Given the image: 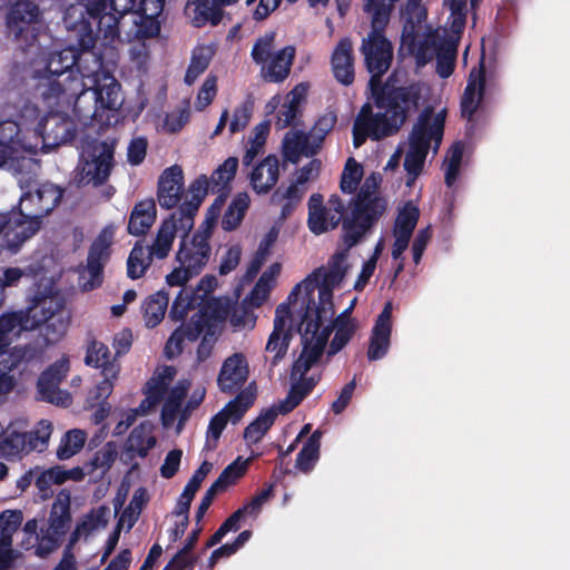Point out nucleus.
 I'll use <instances>...</instances> for the list:
<instances>
[{"label":"nucleus","instance_id":"1","mask_svg":"<svg viewBox=\"0 0 570 570\" xmlns=\"http://www.w3.org/2000/svg\"><path fill=\"white\" fill-rule=\"evenodd\" d=\"M363 11L371 14V31L363 38L361 52L371 73L370 89L373 105L365 102L357 112L352 128L355 148L370 138L380 141L396 135L410 112L419 107L420 92L413 86L394 87L382 83L393 60L392 42L385 37L391 17V6L385 0H363Z\"/></svg>","mask_w":570,"mask_h":570},{"label":"nucleus","instance_id":"2","mask_svg":"<svg viewBox=\"0 0 570 570\" xmlns=\"http://www.w3.org/2000/svg\"><path fill=\"white\" fill-rule=\"evenodd\" d=\"M70 33L76 46L50 50L43 59L49 82L41 96L48 105L73 106L78 115L87 117L89 115L80 110V102L88 96L82 81L86 71L82 70L80 59L81 53L95 47L98 33L91 21L83 16L70 28Z\"/></svg>","mask_w":570,"mask_h":570},{"label":"nucleus","instance_id":"3","mask_svg":"<svg viewBox=\"0 0 570 570\" xmlns=\"http://www.w3.org/2000/svg\"><path fill=\"white\" fill-rule=\"evenodd\" d=\"M381 178L372 174L366 177L358 193L352 198L351 212L343 220L347 247H354L370 234L386 210V200L376 196Z\"/></svg>","mask_w":570,"mask_h":570},{"label":"nucleus","instance_id":"4","mask_svg":"<svg viewBox=\"0 0 570 570\" xmlns=\"http://www.w3.org/2000/svg\"><path fill=\"white\" fill-rule=\"evenodd\" d=\"M138 6V0H88L85 4L88 20L97 27L107 42L120 39L126 24V17L131 16Z\"/></svg>","mask_w":570,"mask_h":570},{"label":"nucleus","instance_id":"5","mask_svg":"<svg viewBox=\"0 0 570 570\" xmlns=\"http://www.w3.org/2000/svg\"><path fill=\"white\" fill-rule=\"evenodd\" d=\"M32 321L36 328L43 325L40 337L50 346L66 335L70 325V313L66 311L62 299L41 293L32 296Z\"/></svg>","mask_w":570,"mask_h":570},{"label":"nucleus","instance_id":"6","mask_svg":"<svg viewBox=\"0 0 570 570\" xmlns=\"http://www.w3.org/2000/svg\"><path fill=\"white\" fill-rule=\"evenodd\" d=\"M70 524V494L62 490L51 507L48 527L41 529V537H37L36 554L46 558L59 549Z\"/></svg>","mask_w":570,"mask_h":570},{"label":"nucleus","instance_id":"7","mask_svg":"<svg viewBox=\"0 0 570 570\" xmlns=\"http://www.w3.org/2000/svg\"><path fill=\"white\" fill-rule=\"evenodd\" d=\"M115 144L106 140L92 146L90 159L80 160L75 169L73 183L77 187L106 184L115 166Z\"/></svg>","mask_w":570,"mask_h":570},{"label":"nucleus","instance_id":"8","mask_svg":"<svg viewBox=\"0 0 570 570\" xmlns=\"http://www.w3.org/2000/svg\"><path fill=\"white\" fill-rule=\"evenodd\" d=\"M41 11L31 0H17L9 9L6 24L10 36L24 48L37 41L40 31Z\"/></svg>","mask_w":570,"mask_h":570},{"label":"nucleus","instance_id":"9","mask_svg":"<svg viewBox=\"0 0 570 570\" xmlns=\"http://www.w3.org/2000/svg\"><path fill=\"white\" fill-rule=\"evenodd\" d=\"M50 345L42 341L40 336L33 341L17 345L10 352H3L0 355V395L7 394L13 390L16 379L12 374L21 364H31L41 362L46 350Z\"/></svg>","mask_w":570,"mask_h":570},{"label":"nucleus","instance_id":"10","mask_svg":"<svg viewBox=\"0 0 570 570\" xmlns=\"http://www.w3.org/2000/svg\"><path fill=\"white\" fill-rule=\"evenodd\" d=\"M314 289H318V303L315 302L313 293L306 298L304 313L302 315L299 331L304 326L306 333L313 335L321 333L324 322L334 314L333 289L335 286L313 278Z\"/></svg>","mask_w":570,"mask_h":570},{"label":"nucleus","instance_id":"11","mask_svg":"<svg viewBox=\"0 0 570 570\" xmlns=\"http://www.w3.org/2000/svg\"><path fill=\"white\" fill-rule=\"evenodd\" d=\"M68 372L69 360L66 357L49 365L37 381L38 399L51 404L69 406L72 403L71 394L59 389Z\"/></svg>","mask_w":570,"mask_h":570},{"label":"nucleus","instance_id":"12","mask_svg":"<svg viewBox=\"0 0 570 570\" xmlns=\"http://www.w3.org/2000/svg\"><path fill=\"white\" fill-rule=\"evenodd\" d=\"M65 189L51 183L41 184L35 191L24 193L19 203L20 210L28 218H42L49 215L62 200Z\"/></svg>","mask_w":570,"mask_h":570},{"label":"nucleus","instance_id":"13","mask_svg":"<svg viewBox=\"0 0 570 570\" xmlns=\"http://www.w3.org/2000/svg\"><path fill=\"white\" fill-rule=\"evenodd\" d=\"M36 134L42 139V149L51 150L76 137V125L60 112H48L37 124Z\"/></svg>","mask_w":570,"mask_h":570},{"label":"nucleus","instance_id":"14","mask_svg":"<svg viewBox=\"0 0 570 570\" xmlns=\"http://www.w3.org/2000/svg\"><path fill=\"white\" fill-rule=\"evenodd\" d=\"M41 220L28 218L26 212H10L1 216L0 226H3L2 235L6 247L17 253L21 245L31 238L41 227Z\"/></svg>","mask_w":570,"mask_h":570},{"label":"nucleus","instance_id":"15","mask_svg":"<svg viewBox=\"0 0 570 570\" xmlns=\"http://www.w3.org/2000/svg\"><path fill=\"white\" fill-rule=\"evenodd\" d=\"M432 108H425L417 117L410 134V146L429 151L431 141L435 142V150L439 148L445 124V110L438 112L432 118Z\"/></svg>","mask_w":570,"mask_h":570},{"label":"nucleus","instance_id":"16","mask_svg":"<svg viewBox=\"0 0 570 570\" xmlns=\"http://www.w3.org/2000/svg\"><path fill=\"white\" fill-rule=\"evenodd\" d=\"M110 243L102 236L92 242L89 247L87 264L80 272V287L85 292L96 289L102 285L104 269L110 258Z\"/></svg>","mask_w":570,"mask_h":570},{"label":"nucleus","instance_id":"17","mask_svg":"<svg viewBox=\"0 0 570 570\" xmlns=\"http://www.w3.org/2000/svg\"><path fill=\"white\" fill-rule=\"evenodd\" d=\"M47 441L48 435L40 436L38 431H19L13 424H10L0 436V458L20 459L37 449L39 443L46 444Z\"/></svg>","mask_w":570,"mask_h":570},{"label":"nucleus","instance_id":"18","mask_svg":"<svg viewBox=\"0 0 570 570\" xmlns=\"http://www.w3.org/2000/svg\"><path fill=\"white\" fill-rule=\"evenodd\" d=\"M331 333L332 327L330 326H324L321 333L315 335L306 333L305 328L303 330V347L298 358H296L292 365V380L306 375V373L321 360Z\"/></svg>","mask_w":570,"mask_h":570},{"label":"nucleus","instance_id":"19","mask_svg":"<svg viewBox=\"0 0 570 570\" xmlns=\"http://www.w3.org/2000/svg\"><path fill=\"white\" fill-rule=\"evenodd\" d=\"M88 94H90V99L94 100V105L89 107L88 109H83L80 106V110L82 112H87L89 116L83 117L78 115V112L72 107V111L76 117L79 119H94L97 117L98 109H107L110 111H118L122 104H124V97L121 95V86L120 83L114 78H109L108 83L104 85H97V87L90 91L88 90Z\"/></svg>","mask_w":570,"mask_h":570},{"label":"nucleus","instance_id":"20","mask_svg":"<svg viewBox=\"0 0 570 570\" xmlns=\"http://www.w3.org/2000/svg\"><path fill=\"white\" fill-rule=\"evenodd\" d=\"M248 363L244 354L235 353L227 357L218 373L217 385L223 393L238 392L248 379Z\"/></svg>","mask_w":570,"mask_h":570},{"label":"nucleus","instance_id":"21","mask_svg":"<svg viewBox=\"0 0 570 570\" xmlns=\"http://www.w3.org/2000/svg\"><path fill=\"white\" fill-rule=\"evenodd\" d=\"M32 309V297H30L26 308L0 315V355L10 345V334L19 335L21 332L36 330Z\"/></svg>","mask_w":570,"mask_h":570},{"label":"nucleus","instance_id":"22","mask_svg":"<svg viewBox=\"0 0 570 570\" xmlns=\"http://www.w3.org/2000/svg\"><path fill=\"white\" fill-rule=\"evenodd\" d=\"M184 193V173L180 166L166 168L158 179L157 199L160 207L171 209L180 202Z\"/></svg>","mask_w":570,"mask_h":570},{"label":"nucleus","instance_id":"23","mask_svg":"<svg viewBox=\"0 0 570 570\" xmlns=\"http://www.w3.org/2000/svg\"><path fill=\"white\" fill-rule=\"evenodd\" d=\"M392 303L386 302L373 326L367 350L370 361L381 360L389 352L392 333Z\"/></svg>","mask_w":570,"mask_h":570},{"label":"nucleus","instance_id":"24","mask_svg":"<svg viewBox=\"0 0 570 570\" xmlns=\"http://www.w3.org/2000/svg\"><path fill=\"white\" fill-rule=\"evenodd\" d=\"M485 83L483 66H481L479 70L473 69L470 72L466 87L460 101L461 116L469 122L474 120V115L484 99Z\"/></svg>","mask_w":570,"mask_h":570},{"label":"nucleus","instance_id":"25","mask_svg":"<svg viewBox=\"0 0 570 570\" xmlns=\"http://www.w3.org/2000/svg\"><path fill=\"white\" fill-rule=\"evenodd\" d=\"M212 193V184L206 175H199L189 185L190 199L185 200L176 212L183 229L189 230L207 193Z\"/></svg>","mask_w":570,"mask_h":570},{"label":"nucleus","instance_id":"26","mask_svg":"<svg viewBox=\"0 0 570 570\" xmlns=\"http://www.w3.org/2000/svg\"><path fill=\"white\" fill-rule=\"evenodd\" d=\"M331 66L334 78L344 86L353 83L355 78L353 43L347 37L342 38L335 46Z\"/></svg>","mask_w":570,"mask_h":570},{"label":"nucleus","instance_id":"27","mask_svg":"<svg viewBox=\"0 0 570 570\" xmlns=\"http://www.w3.org/2000/svg\"><path fill=\"white\" fill-rule=\"evenodd\" d=\"M223 3L220 0H188L185 13L190 18L195 28H203L206 24L218 26L224 17Z\"/></svg>","mask_w":570,"mask_h":570},{"label":"nucleus","instance_id":"28","mask_svg":"<svg viewBox=\"0 0 570 570\" xmlns=\"http://www.w3.org/2000/svg\"><path fill=\"white\" fill-rule=\"evenodd\" d=\"M341 224L340 215H332L324 206V198L321 194H313L308 199L307 225L314 235H321L335 229Z\"/></svg>","mask_w":570,"mask_h":570},{"label":"nucleus","instance_id":"29","mask_svg":"<svg viewBox=\"0 0 570 570\" xmlns=\"http://www.w3.org/2000/svg\"><path fill=\"white\" fill-rule=\"evenodd\" d=\"M344 249L336 252L328 261L327 268L320 267L315 269L309 276L332 286H338L344 279L348 265L346 264V258L348 250L352 247H347L345 242V229H343V234L341 236Z\"/></svg>","mask_w":570,"mask_h":570},{"label":"nucleus","instance_id":"30","mask_svg":"<svg viewBox=\"0 0 570 570\" xmlns=\"http://www.w3.org/2000/svg\"><path fill=\"white\" fill-rule=\"evenodd\" d=\"M279 177L277 156L268 155L250 173V185L257 194H267Z\"/></svg>","mask_w":570,"mask_h":570},{"label":"nucleus","instance_id":"31","mask_svg":"<svg viewBox=\"0 0 570 570\" xmlns=\"http://www.w3.org/2000/svg\"><path fill=\"white\" fill-rule=\"evenodd\" d=\"M295 57V48L286 46L274 53L268 61L262 66V75L267 82H282L291 71Z\"/></svg>","mask_w":570,"mask_h":570},{"label":"nucleus","instance_id":"32","mask_svg":"<svg viewBox=\"0 0 570 570\" xmlns=\"http://www.w3.org/2000/svg\"><path fill=\"white\" fill-rule=\"evenodd\" d=\"M157 217L156 202L147 198L138 202L129 216L127 230L130 235L142 236L148 233Z\"/></svg>","mask_w":570,"mask_h":570},{"label":"nucleus","instance_id":"33","mask_svg":"<svg viewBox=\"0 0 570 570\" xmlns=\"http://www.w3.org/2000/svg\"><path fill=\"white\" fill-rule=\"evenodd\" d=\"M178 228H181L178 215L173 213L161 223L153 245L148 247L149 261L151 257L164 259L168 256Z\"/></svg>","mask_w":570,"mask_h":570},{"label":"nucleus","instance_id":"34","mask_svg":"<svg viewBox=\"0 0 570 570\" xmlns=\"http://www.w3.org/2000/svg\"><path fill=\"white\" fill-rule=\"evenodd\" d=\"M416 33L414 32V27L411 26V30L407 31V28H404L402 40L404 43L409 46V49L412 53L415 55L416 63L419 66H424L430 62L436 52V48L439 45L438 38L433 35L425 37L423 40L416 41Z\"/></svg>","mask_w":570,"mask_h":570},{"label":"nucleus","instance_id":"35","mask_svg":"<svg viewBox=\"0 0 570 570\" xmlns=\"http://www.w3.org/2000/svg\"><path fill=\"white\" fill-rule=\"evenodd\" d=\"M85 363L88 366L101 368L104 375L111 373L112 377H117L119 372V366L111 358L109 347L97 340H92L88 344Z\"/></svg>","mask_w":570,"mask_h":570},{"label":"nucleus","instance_id":"36","mask_svg":"<svg viewBox=\"0 0 570 570\" xmlns=\"http://www.w3.org/2000/svg\"><path fill=\"white\" fill-rule=\"evenodd\" d=\"M283 148L285 158L292 163H297L301 155L314 157L320 153L313 144L311 136L304 131H295L291 137L287 134Z\"/></svg>","mask_w":570,"mask_h":570},{"label":"nucleus","instance_id":"37","mask_svg":"<svg viewBox=\"0 0 570 570\" xmlns=\"http://www.w3.org/2000/svg\"><path fill=\"white\" fill-rule=\"evenodd\" d=\"M305 189L299 187L296 181L292 183L287 188L278 187L271 197L273 205H282L279 219L288 218L301 204Z\"/></svg>","mask_w":570,"mask_h":570},{"label":"nucleus","instance_id":"38","mask_svg":"<svg viewBox=\"0 0 570 570\" xmlns=\"http://www.w3.org/2000/svg\"><path fill=\"white\" fill-rule=\"evenodd\" d=\"M238 168V158L228 157L210 175L208 180L212 184V194L229 196L232 191L230 183L234 180Z\"/></svg>","mask_w":570,"mask_h":570},{"label":"nucleus","instance_id":"39","mask_svg":"<svg viewBox=\"0 0 570 570\" xmlns=\"http://www.w3.org/2000/svg\"><path fill=\"white\" fill-rule=\"evenodd\" d=\"M256 386L255 383H250L244 390H240L237 395L230 400L222 410L225 416L232 423H237L245 415L247 410L254 404L256 400Z\"/></svg>","mask_w":570,"mask_h":570},{"label":"nucleus","instance_id":"40","mask_svg":"<svg viewBox=\"0 0 570 570\" xmlns=\"http://www.w3.org/2000/svg\"><path fill=\"white\" fill-rule=\"evenodd\" d=\"M168 303L169 296L165 291H158L144 301L141 309L147 327L154 328L164 320Z\"/></svg>","mask_w":570,"mask_h":570},{"label":"nucleus","instance_id":"41","mask_svg":"<svg viewBox=\"0 0 570 570\" xmlns=\"http://www.w3.org/2000/svg\"><path fill=\"white\" fill-rule=\"evenodd\" d=\"M322 432L315 430L305 441L296 458V469L309 473L320 460Z\"/></svg>","mask_w":570,"mask_h":570},{"label":"nucleus","instance_id":"42","mask_svg":"<svg viewBox=\"0 0 570 570\" xmlns=\"http://www.w3.org/2000/svg\"><path fill=\"white\" fill-rule=\"evenodd\" d=\"M458 45V39L455 38L441 39L439 41L435 59L436 72L441 78H448L454 71Z\"/></svg>","mask_w":570,"mask_h":570},{"label":"nucleus","instance_id":"43","mask_svg":"<svg viewBox=\"0 0 570 570\" xmlns=\"http://www.w3.org/2000/svg\"><path fill=\"white\" fill-rule=\"evenodd\" d=\"M130 17V23L134 29L127 32L128 40L131 38L138 40L151 39L159 35L160 21L158 17L145 14L138 11H135Z\"/></svg>","mask_w":570,"mask_h":570},{"label":"nucleus","instance_id":"44","mask_svg":"<svg viewBox=\"0 0 570 570\" xmlns=\"http://www.w3.org/2000/svg\"><path fill=\"white\" fill-rule=\"evenodd\" d=\"M278 413L275 406L261 412V414L245 428L243 434L244 440L250 444L258 443L273 426Z\"/></svg>","mask_w":570,"mask_h":570},{"label":"nucleus","instance_id":"45","mask_svg":"<svg viewBox=\"0 0 570 570\" xmlns=\"http://www.w3.org/2000/svg\"><path fill=\"white\" fill-rule=\"evenodd\" d=\"M214 56V50L208 46H197L191 52L189 66L186 70L184 81L191 86L197 78L208 68Z\"/></svg>","mask_w":570,"mask_h":570},{"label":"nucleus","instance_id":"46","mask_svg":"<svg viewBox=\"0 0 570 570\" xmlns=\"http://www.w3.org/2000/svg\"><path fill=\"white\" fill-rule=\"evenodd\" d=\"M249 203L250 199L246 193H238L234 197L222 219V226L225 230L232 232L240 225L249 207Z\"/></svg>","mask_w":570,"mask_h":570},{"label":"nucleus","instance_id":"47","mask_svg":"<svg viewBox=\"0 0 570 570\" xmlns=\"http://www.w3.org/2000/svg\"><path fill=\"white\" fill-rule=\"evenodd\" d=\"M208 252L198 250L188 247L185 240H181L180 247L176 254L177 262L188 268L194 275H198L209 259Z\"/></svg>","mask_w":570,"mask_h":570},{"label":"nucleus","instance_id":"48","mask_svg":"<svg viewBox=\"0 0 570 570\" xmlns=\"http://www.w3.org/2000/svg\"><path fill=\"white\" fill-rule=\"evenodd\" d=\"M187 395V386L178 384L174 386L161 409V423L164 426H170L180 410L181 403Z\"/></svg>","mask_w":570,"mask_h":570},{"label":"nucleus","instance_id":"49","mask_svg":"<svg viewBox=\"0 0 570 570\" xmlns=\"http://www.w3.org/2000/svg\"><path fill=\"white\" fill-rule=\"evenodd\" d=\"M279 273L281 264L274 263L261 275L249 294L252 301H255L256 306H261L262 303L268 297L275 278Z\"/></svg>","mask_w":570,"mask_h":570},{"label":"nucleus","instance_id":"50","mask_svg":"<svg viewBox=\"0 0 570 570\" xmlns=\"http://www.w3.org/2000/svg\"><path fill=\"white\" fill-rule=\"evenodd\" d=\"M198 296L195 292L183 287L177 294L169 309V318L179 322L185 318L187 313L198 305Z\"/></svg>","mask_w":570,"mask_h":570},{"label":"nucleus","instance_id":"51","mask_svg":"<svg viewBox=\"0 0 570 570\" xmlns=\"http://www.w3.org/2000/svg\"><path fill=\"white\" fill-rule=\"evenodd\" d=\"M337 122V115L334 111H326L320 116L307 132L318 151L322 149L326 136L334 129Z\"/></svg>","mask_w":570,"mask_h":570},{"label":"nucleus","instance_id":"52","mask_svg":"<svg viewBox=\"0 0 570 570\" xmlns=\"http://www.w3.org/2000/svg\"><path fill=\"white\" fill-rule=\"evenodd\" d=\"M291 340V328L284 331H277V328H273V332L271 333L266 344V351L275 352V355L271 361L273 366H276L285 357Z\"/></svg>","mask_w":570,"mask_h":570},{"label":"nucleus","instance_id":"53","mask_svg":"<svg viewBox=\"0 0 570 570\" xmlns=\"http://www.w3.org/2000/svg\"><path fill=\"white\" fill-rule=\"evenodd\" d=\"M277 237V232L274 229L269 230L264 239L261 242L257 252L255 253L254 257L252 258L246 273L245 278L247 281H253L257 274L259 273L262 266L264 265L266 257L269 252V247L275 243Z\"/></svg>","mask_w":570,"mask_h":570},{"label":"nucleus","instance_id":"54","mask_svg":"<svg viewBox=\"0 0 570 570\" xmlns=\"http://www.w3.org/2000/svg\"><path fill=\"white\" fill-rule=\"evenodd\" d=\"M363 177V167L353 157H350L344 166L340 187L344 194H353L357 190V187Z\"/></svg>","mask_w":570,"mask_h":570},{"label":"nucleus","instance_id":"55","mask_svg":"<svg viewBox=\"0 0 570 570\" xmlns=\"http://www.w3.org/2000/svg\"><path fill=\"white\" fill-rule=\"evenodd\" d=\"M419 217V208L411 202L406 203L395 219L394 233H399L411 238Z\"/></svg>","mask_w":570,"mask_h":570},{"label":"nucleus","instance_id":"56","mask_svg":"<svg viewBox=\"0 0 570 570\" xmlns=\"http://www.w3.org/2000/svg\"><path fill=\"white\" fill-rule=\"evenodd\" d=\"M296 381L292 383L287 396L285 400L281 401L277 406V411L281 414H287L296 409L303 400L311 394L309 391L305 387V385L299 381V379H295Z\"/></svg>","mask_w":570,"mask_h":570},{"label":"nucleus","instance_id":"57","mask_svg":"<svg viewBox=\"0 0 570 570\" xmlns=\"http://www.w3.org/2000/svg\"><path fill=\"white\" fill-rule=\"evenodd\" d=\"M86 434L81 430H71L66 433L65 441L57 450L60 460H67L78 453L85 445Z\"/></svg>","mask_w":570,"mask_h":570},{"label":"nucleus","instance_id":"58","mask_svg":"<svg viewBox=\"0 0 570 570\" xmlns=\"http://www.w3.org/2000/svg\"><path fill=\"white\" fill-rule=\"evenodd\" d=\"M464 146L461 141L454 142L448 153V166L444 175L446 186L451 187L458 178L462 163Z\"/></svg>","mask_w":570,"mask_h":570},{"label":"nucleus","instance_id":"59","mask_svg":"<svg viewBox=\"0 0 570 570\" xmlns=\"http://www.w3.org/2000/svg\"><path fill=\"white\" fill-rule=\"evenodd\" d=\"M109 509L106 505H100L91 509L81 521L77 524L80 527L85 535L89 534L98 528H105L108 523Z\"/></svg>","mask_w":570,"mask_h":570},{"label":"nucleus","instance_id":"60","mask_svg":"<svg viewBox=\"0 0 570 570\" xmlns=\"http://www.w3.org/2000/svg\"><path fill=\"white\" fill-rule=\"evenodd\" d=\"M248 461H242L238 456L235 461L228 464L215 480L223 489H227L229 485L235 484L246 472Z\"/></svg>","mask_w":570,"mask_h":570},{"label":"nucleus","instance_id":"61","mask_svg":"<svg viewBox=\"0 0 570 570\" xmlns=\"http://www.w3.org/2000/svg\"><path fill=\"white\" fill-rule=\"evenodd\" d=\"M275 36L276 33L274 31H269L255 41L250 52L255 63L263 66L273 56L272 49L274 46Z\"/></svg>","mask_w":570,"mask_h":570},{"label":"nucleus","instance_id":"62","mask_svg":"<svg viewBox=\"0 0 570 570\" xmlns=\"http://www.w3.org/2000/svg\"><path fill=\"white\" fill-rule=\"evenodd\" d=\"M426 150L419 149L417 147H411L409 148V151L405 155L404 158V168L407 171L409 176H411V179L407 181V185H410L412 181H414L417 176L422 173L423 166L428 156Z\"/></svg>","mask_w":570,"mask_h":570},{"label":"nucleus","instance_id":"63","mask_svg":"<svg viewBox=\"0 0 570 570\" xmlns=\"http://www.w3.org/2000/svg\"><path fill=\"white\" fill-rule=\"evenodd\" d=\"M328 326L332 327V331L335 330L334 337L327 351V355L333 356L347 345L356 331V325L332 324Z\"/></svg>","mask_w":570,"mask_h":570},{"label":"nucleus","instance_id":"64","mask_svg":"<svg viewBox=\"0 0 570 570\" xmlns=\"http://www.w3.org/2000/svg\"><path fill=\"white\" fill-rule=\"evenodd\" d=\"M0 142L17 147L22 151H30L20 138V126L12 120L0 121Z\"/></svg>","mask_w":570,"mask_h":570}]
</instances>
